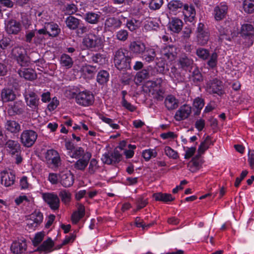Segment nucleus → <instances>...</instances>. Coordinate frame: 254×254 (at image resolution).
I'll return each instance as SVG.
<instances>
[{
  "mask_svg": "<svg viewBox=\"0 0 254 254\" xmlns=\"http://www.w3.org/2000/svg\"><path fill=\"white\" fill-rule=\"evenodd\" d=\"M128 147L129 149L126 150L124 151V154L127 159L131 158L133 156L134 154L133 150L135 149L136 147L135 145L129 144Z\"/></svg>",
  "mask_w": 254,
  "mask_h": 254,
  "instance_id": "nucleus-61",
  "label": "nucleus"
},
{
  "mask_svg": "<svg viewBox=\"0 0 254 254\" xmlns=\"http://www.w3.org/2000/svg\"><path fill=\"white\" fill-rule=\"evenodd\" d=\"M0 178L1 184L6 187L11 186L15 182V176L11 172L3 171L0 173Z\"/></svg>",
  "mask_w": 254,
  "mask_h": 254,
  "instance_id": "nucleus-25",
  "label": "nucleus"
},
{
  "mask_svg": "<svg viewBox=\"0 0 254 254\" xmlns=\"http://www.w3.org/2000/svg\"><path fill=\"white\" fill-rule=\"evenodd\" d=\"M87 152V151L85 152L82 147H78L73 150L70 156L71 157L75 159L81 158L83 156L85 155Z\"/></svg>",
  "mask_w": 254,
  "mask_h": 254,
  "instance_id": "nucleus-51",
  "label": "nucleus"
},
{
  "mask_svg": "<svg viewBox=\"0 0 254 254\" xmlns=\"http://www.w3.org/2000/svg\"><path fill=\"white\" fill-rule=\"evenodd\" d=\"M82 44L88 49L100 48L103 45L101 37L95 34L87 36L83 39Z\"/></svg>",
  "mask_w": 254,
  "mask_h": 254,
  "instance_id": "nucleus-10",
  "label": "nucleus"
},
{
  "mask_svg": "<svg viewBox=\"0 0 254 254\" xmlns=\"http://www.w3.org/2000/svg\"><path fill=\"white\" fill-rule=\"evenodd\" d=\"M72 97L75 98L76 103L83 107L91 106L94 102V96L88 90H85L76 94L73 92Z\"/></svg>",
  "mask_w": 254,
  "mask_h": 254,
  "instance_id": "nucleus-4",
  "label": "nucleus"
},
{
  "mask_svg": "<svg viewBox=\"0 0 254 254\" xmlns=\"http://www.w3.org/2000/svg\"><path fill=\"white\" fill-rule=\"evenodd\" d=\"M192 112L191 107L188 104L181 106L175 113L174 118L177 121L187 119Z\"/></svg>",
  "mask_w": 254,
  "mask_h": 254,
  "instance_id": "nucleus-16",
  "label": "nucleus"
},
{
  "mask_svg": "<svg viewBox=\"0 0 254 254\" xmlns=\"http://www.w3.org/2000/svg\"><path fill=\"white\" fill-rule=\"evenodd\" d=\"M170 75L174 80H176L177 82H181L184 80V78L180 72L174 66L171 67Z\"/></svg>",
  "mask_w": 254,
  "mask_h": 254,
  "instance_id": "nucleus-46",
  "label": "nucleus"
},
{
  "mask_svg": "<svg viewBox=\"0 0 254 254\" xmlns=\"http://www.w3.org/2000/svg\"><path fill=\"white\" fill-rule=\"evenodd\" d=\"M149 76V74L148 70L146 69H143L137 73L136 78L138 81L141 82L142 80L147 78Z\"/></svg>",
  "mask_w": 254,
  "mask_h": 254,
  "instance_id": "nucleus-62",
  "label": "nucleus"
},
{
  "mask_svg": "<svg viewBox=\"0 0 254 254\" xmlns=\"http://www.w3.org/2000/svg\"><path fill=\"white\" fill-rule=\"evenodd\" d=\"M10 249L15 254H20L24 253L27 249V244L25 240L15 241L12 243Z\"/></svg>",
  "mask_w": 254,
  "mask_h": 254,
  "instance_id": "nucleus-28",
  "label": "nucleus"
},
{
  "mask_svg": "<svg viewBox=\"0 0 254 254\" xmlns=\"http://www.w3.org/2000/svg\"><path fill=\"white\" fill-rule=\"evenodd\" d=\"M163 4V0H151L149 3V7L151 10H158Z\"/></svg>",
  "mask_w": 254,
  "mask_h": 254,
  "instance_id": "nucleus-56",
  "label": "nucleus"
},
{
  "mask_svg": "<svg viewBox=\"0 0 254 254\" xmlns=\"http://www.w3.org/2000/svg\"><path fill=\"white\" fill-rule=\"evenodd\" d=\"M177 48L173 45H169L164 47L161 50V54L164 59L168 60L169 62L174 61L177 56Z\"/></svg>",
  "mask_w": 254,
  "mask_h": 254,
  "instance_id": "nucleus-21",
  "label": "nucleus"
},
{
  "mask_svg": "<svg viewBox=\"0 0 254 254\" xmlns=\"http://www.w3.org/2000/svg\"><path fill=\"white\" fill-rule=\"evenodd\" d=\"M38 137L37 133L32 129L23 130L20 135V142L26 148L31 147L35 143Z\"/></svg>",
  "mask_w": 254,
  "mask_h": 254,
  "instance_id": "nucleus-7",
  "label": "nucleus"
},
{
  "mask_svg": "<svg viewBox=\"0 0 254 254\" xmlns=\"http://www.w3.org/2000/svg\"><path fill=\"white\" fill-rule=\"evenodd\" d=\"M126 26L131 31H134L138 28V21L135 19H127Z\"/></svg>",
  "mask_w": 254,
  "mask_h": 254,
  "instance_id": "nucleus-57",
  "label": "nucleus"
},
{
  "mask_svg": "<svg viewBox=\"0 0 254 254\" xmlns=\"http://www.w3.org/2000/svg\"><path fill=\"white\" fill-rule=\"evenodd\" d=\"M116 37L119 41L125 42L128 37V32L125 29H121L116 33Z\"/></svg>",
  "mask_w": 254,
  "mask_h": 254,
  "instance_id": "nucleus-54",
  "label": "nucleus"
},
{
  "mask_svg": "<svg viewBox=\"0 0 254 254\" xmlns=\"http://www.w3.org/2000/svg\"><path fill=\"white\" fill-rule=\"evenodd\" d=\"M122 25V22L120 19L115 17H110L107 18L104 22V29L106 32H112L119 29Z\"/></svg>",
  "mask_w": 254,
  "mask_h": 254,
  "instance_id": "nucleus-15",
  "label": "nucleus"
},
{
  "mask_svg": "<svg viewBox=\"0 0 254 254\" xmlns=\"http://www.w3.org/2000/svg\"><path fill=\"white\" fill-rule=\"evenodd\" d=\"M81 21L80 19L70 15L66 18L65 23L68 29L71 30H75L80 26Z\"/></svg>",
  "mask_w": 254,
  "mask_h": 254,
  "instance_id": "nucleus-34",
  "label": "nucleus"
},
{
  "mask_svg": "<svg viewBox=\"0 0 254 254\" xmlns=\"http://www.w3.org/2000/svg\"><path fill=\"white\" fill-rule=\"evenodd\" d=\"M183 25V21L179 18H172L168 23V28L174 33H178L182 29Z\"/></svg>",
  "mask_w": 254,
  "mask_h": 254,
  "instance_id": "nucleus-32",
  "label": "nucleus"
},
{
  "mask_svg": "<svg viewBox=\"0 0 254 254\" xmlns=\"http://www.w3.org/2000/svg\"><path fill=\"white\" fill-rule=\"evenodd\" d=\"M60 183L65 187L71 186L74 183V176L70 171L66 173H61L60 175Z\"/></svg>",
  "mask_w": 254,
  "mask_h": 254,
  "instance_id": "nucleus-29",
  "label": "nucleus"
},
{
  "mask_svg": "<svg viewBox=\"0 0 254 254\" xmlns=\"http://www.w3.org/2000/svg\"><path fill=\"white\" fill-rule=\"evenodd\" d=\"M155 223V221H153L148 224L144 223L143 220L139 217H136L135 219V224L136 227H141L143 230L147 229L148 228L152 226Z\"/></svg>",
  "mask_w": 254,
  "mask_h": 254,
  "instance_id": "nucleus-49",
  "label": "nucleus"
},
{
  "mask_svg": "<svg viewBox=\"0 0 254 254\" xmlns=\"http://www.w3.org/2000/svg\"><path fill=\"white\" fill-rule=\"evenodd\" d=\"M206 90L210 94H216L220 96L225 93L223 82L217 78H213L207 82Z\"/></svg>",
  "mask_w": 254,
  "mask_h": 254,
  "instance_id": "nucleus-8",
  "label": "nucleus"
},
{
  "mask_svg": "<svg viewBox=\"0 0 254 254\" xmlns=\"http://www.w3.org/2000/svg\"><path fill=\"white\" fill-rule=\"evenodd\" d=\"M23 96L27 106L33 111L38 109L39 98L35 92L28 90L25 91Z\"/></svg>",
  "mask_w": 254,
  "mask_h": 254,
  "instance_id": "nucleus-11",
  "label": "nucleus"
},
{
  "mask_svg": "<svg viewBox=\"0 0 254 254\" xmlns=\"http://www.w3.org/2000/svg\"><path fill=\"white\" fill-rule=\"evenodd\" d=\"M59 196L62 201L65 204H67L71 200V193L65 190H61L59 193Z\"/></svg>",
  "mask_w": 254,
  "mask_h": 254,
  "instance_id": "nucleus-48",
  "label": "nucleus"
},
{
  "mask_svg": "<svg viewBox=\"0 0 254 254\" xmlns=\"http://www.w3.org/2000/svg\"><path fill=\"white\" fill-rule=\"evenodd\" d=\"M48 34L49 36L55 37L58 36L61 32V29L59 25L53 22L46 23Z\"/></svg>",
  "mask_w": 254,
  "mask_h": 254,
  "instance_id": "nucleus-36",
  "label": "nucleus"
},
{
  "mask_svg": "<svg viewBox=\"0 0 254 254\" xmlns=\"http://www.w3.org/2000/svg\"><path fill=\"white\" fill-rule=\"evenodd\" d=\"M131 57L127 55V50L120 48L113 53V62L115 67L120 70L131 69Z\"/></svg>",
  "mask_w": 254,
  "mask_h": 254,
  "instance_id": "nucleus-1",
  "label": "nucleus"
},
{
  "mask_svg": "<svg viewBox=\"0 0 254 254\" xmlns=\"http://www.w3.org/2000/svg\"><path fill=\"white\" fill-rule=\"evenodd\" d=\"M92 54L93 52L86 51L81 53L79 54V57L82 62H87L89 64L92 63Z\"/></svg>",
  "mask_w": 254,
  "mask_h": 254,
  "instance_id": "nucleus-52",
  "label": "nucleus"
},
{
  "mask_svg": "<svg viewBox=\"0 0 254 254\" xmlns=\"http://www.w3.org/2000/svg\"><path fill=\"white\" fill-rule=\"evenodd\" d=\"M184 4L181 0H171L168 3L167 7L170 12L176 15L182 11Z\"/></svg>",
  "mask_w": 254,
  "mask_h": 254,
  "instance_id": "nucleus-27",
  "label": "nucleus"
},
{
  "mask_svg": "<svg viewBox=\"0 0 254 254\" xmlns=\"http://www.w3.org/2000/svg\"><path fill=\"white\" fill-rule=\"evenodd\" d=\"M242 7L245 13H254V0H243Z\"/></svg>",
  "mask_w": 254,
  "mask_h": 254,
  "instance_id": "nucleus-43",
  "label": "nucleus"
},
{
  "mask_svg": "<svg viewBox=\"0 0 254 254\" xmlns=\"http://www.w3.org/2000/svg\"><path fill=\"white\" fill-rule=\"evenodd\" d=\"M141 56L143 60L150 63L153 61L156 57L155 50L152 48L146 47V49L142 52Z\"/></svg>",
  "mask_w": 254,
  "mask_h": 254,
  "instance_id": "nucleus-39",
  "label": "nucleus"
},
{
  "mask_svg": "<svg viewBox=\"0 0 254 254\" xmlns=\"http://www.w3.org/2000/svg\"><path fill=\"white\" fill-rule=\"evenodd\" d=\"M42 198L52 210H57L59 209L60 200L57 194L54 192L43 193Z\"/></svg>",
  "mask_w": 254,
  "mask_h": 254,
  "instance_id": "nucleus-12",
  "label": "nucleus"
},
{
  "mask_svg": "<svg viewBox=\"0 0 254 254\" xmlns=\"http://www.w3.org/2000/svg\"><path fill=\"white\" fill-rule=\"evenodd\" d=\"M1 100L3 103L14 101L16 95L14 91L10 88H4L1 91Z\"/></svg>",
  "mask_w": 254,
  "mask_h": 254,
  "instance_id": "nucleus-24",
  "label": "nucleus"
},
{
  "mask_svg": "<svg viewBox=\"0 0 254 254\" xmlns=\"http://www.w3.org/2000/svg\"><path fill=\"white\" fill-rule=\"evenodd\" d=\"M11 40L8 37H3L0 41V47L5 50L10 46Z\"/></svg>",
  "mask_w": 254,
  "mask_h": 254,
  "instance_id": "nucleus-63",
  "label": "nucleus"
},
{
  "mask_svg": "<svg viewBox=\"0 0 254 254\" xmlns=\"http://www.w3.org/2000/svg\"><path fill=\"white\" fill-rule=\"evenodd\" d=\"M24 113L23 104L21 100L14 102L8 105L7 113L10 116L20 115Z\"/></svg>",
  "mask_w": 254,
  "mask_h": 254,
  "instance_id": "nucleus-20",
  "label": "nucleus"
},
{
  "mask_svg": "<svg viewBox=\"0 0 254 254\" xmlns=\"http://www.w3.org/2000/svg\"><path fill=\"white\" fill-rule=\"evenodd\" d=\"M188 21L192 22L196 15L195 9L192 4L185 3L181 11Z\"/></svg>",
  "mask_w": 254,
  "mask_h": 254,
  "instance_id": "nucleus-26",
  "label": "nucleus"
},
{
  "mask_svg": "<svg viewBox=\"0 0 254 254\" xmlns=\"http://www.w3.org/2000/svg\"><path fill=\"white\" fill-rule=\"evenodd\" d=\"M196 41L198 45L204 46L209 40L210 33L207 27L202 23H199L196 30Z\"/></svg>",
  "mask_w": 254,
  "mask_h": 254,
  "instance_id": "nucleus-9",
  "label": "nucleus"
},
{
  "mask_svg": "<svg viewBox=\"0 0 254 254\" xmlns=\"http://www.w3.org/2000/svg\"><path fill=\"white\" fill-rule=\"evenodd\" d=\"M157 152L154 149H146L142 152V156L146 161H148L152 157H156Z\"/></svg>",
  "mask_w": 254,
  "mask_h": 254,
  "instance_id": "nucleus-50",
  "label": "nucleus"
},
{
  "mask_svg": "<svg viewBox=\"0 0 254 254\" xmlns=\"http://www.w3.org/2000/svg\"><path fill=\"white\" fill-rule=\"evenodd\" d=\"M12 59L21 67L29 65V57L26 50L22 47H15L11 51Z\"/></svg>",
  "mask_w": 254,
  "mask_h": 254,
  "instance_id": "nucleus-5",
  "label": "nucleus"
},
{
  "mask_svg": "<svg viewBox=\"0 0 254 254\" xmlns=\"http://www.w3.org/2000/svg\"><path fill=\"white\" fill-rule=\"evenodd\" d=\"M190 80L195 86L199 85L203 81V75L197 67L195 68L192 72Z\"/></svg>",
  "mask_w": 254,
  "mask_h": 254,
  "instance_id": "nucleus-40",
  "label": "nucleus"
},
{
  "mask_svg": "<svg viewBox=\"0 0 254 254\" xmlns=\"http://www.w3.org/2000/svg\"><path fill=\"white\" fill-rule=\"evenodd\" d=\"M77 10L76 5L73 3L67 4L65 6V10L69 15L74 14L77 11Z\"/></svg>",
  "mask_w": 254,
  "mask_h": 254,
  "instance_id": "nucleus-64",
  "label": "nucleus"
},
{
  "mask_svg": "<svg viewBox=\"0 0 254 254\" xmlns=\"http://www.w3.org/2000/svg\"><path fill=\"white\" fill-rule=\"evenodd\" d=\"M17 73L21 77L30 81L34 80L37 77L35 71L29 68H20L18 70Z\"/></svg>",
  "mask_w": 254,
  "mask_h": 254,
  "instance_id": "nucleus-30",
  "label": "nucleus"
},
{
  "mask_svg": "<svg viewBox=\"0 0 254 254\" xmlns=\"http://www.w3.org/2000/svg\"><path fill=\"white\" fill-rule=\"evenodd\" d=\"M5 129L12 133H17L21 130L20 125L14 120H7L4 124Z\"/></svg>",
  "mask_w": 254,
  "mask_h": 254,
  "instance_id": "nucleus-31",
  "label": "nucleus"
},
{
  "mask_svg": "<svg viewBox=\"0 0 254 254\" xmlns=\"http://www.w3.org/2000/svg\"><path fill=\"white\" fill-rule=\"evenodd\" d=\"M101 14L100 12L88 11L84 15L85 21L90 24H97L99 22Z\"/></svg>",
  "mask_w": 254,
  "mask_h": 254,
  "instance_id": "nucleus-33",
  "label": "nucleus"
},
{
  "mask_svg": "<svg viewBox=\"0 0 254 254\" xmlns=\"http://www.w3.org/2000/svg\"><path fill=\"white\" fill-rule=\"evenodd\" d=\"M91 157V153L90 152H87L84 156L75 162L73 165L74 168L78 170L84 171L87 167Z\"/></svg>",
  "mask_w": 254,
  "mask_h": 254,
  "instance_id": "nucleus-23",
  "label": "nucleus"
},
{
  "mask_svg": "<svg viewBox=\"0 0 254 254\" xmlns=\"http://www.w3.org/2000/svg\"><path fill=\"white\" fill-rule=\"evenodd\" d=\"M128 48L130 53L136 56H141L146 49V45L140 40L133 41L130 43Z\"/></svg>",
  "mask_w": 254,
  "mask_h": 254,
  "instance_id": "nucleus-18",
  "label": "nucleus"
},
{
  "mask_svg": "<svg viewBox=\"0 0 254 254\" xmlns=\"http://www.w3.org/2000/svg\"><path fill=\"white\" fill-rule=\"evenodd\" d=\"M54 246V242L51 238H48L37 248V251L44 252L46 253H50L53 251Z\"/></svg>",
  "mask_w": 254,
  "mask_h": 254,
  "instance_id": "nucleus-35",
  "label": "nucleus"
},
{
  "mask_svg": "<svg viewBox=\"0 0 254 254\" xmlns=\"http://www.w3.org/2000/svg\"><path fill=\"white\" fill-rule=\"evenodd\" d=\"M238 33L242 38V44L245 48H249L254 41V26L251 23L241 24Z\"/></svg>",
  "mask_w": 254,
  "mask_h": 254,
  "instance_id": "nucleus-2",
  "label": "nucleus"
},
{
  "mask_svg": "<svg viewBox=\"0 0 254 254\" xmlns=\"http://www.w3.org/2000/svg\"><path fill=\"white\" fill-rule=\"evenodd\" d=\"M89 31V27L85 25V24L81 21L80 23V26L76 29V34L77 36L82 37L84 34L87 33Z\"/></svg>",
  "mask_w": 254,
  "mask_h": 254,
  "instance_id": "nucleus-53",
  "label": "nucleus"
},
{
  "mask_svg": "<svg viewBox=\"0 0 254 254\" xmlns=\"http://www.w3.org/2000/svg\"><path fill=\"white\" fill-rule=\"evenodd\" d=\"M105 61L106 58L105 55L99 53H93L92 64H97L99 65H102L105 64Z\"/></svg>",
  "mask_w": 254,
  "mask_h": 254,
  "instance_id": "nucleus-47",
  "label": "nucleus"
},
{
  "mask_svg": "<svg viewBox=\"0 0 254 254\" xmlns=\"http://www.w3.org/2000/svg\"><path fill=\"white\" fill-rule=\"evenodd\" d=\"M193 64V60L189 58L186 55L182 56L178 61L179 66L186 71L191 67Z\"/></svg>",
  "mask_w": 254,
  "mask_h": 254,
  "instance_id": "nucleus-37",
  "label": "nucleus"
},
{
  "mask_svg": "<svg viewBox=\"0 0 254 254\" xmlns=\"http://www.w3.org/2000/svg\"><path fill=\"white\" fill-rule=\"evenodd\" d=\"M46 164L52 168H58L62 165V160L59 153L55 149L47 150L45 153Z\"/></svg>",
  "mask_w": 254,
  "mask_h": 254,
  "instance_id": "nucleus-6",
  "label": "nucleus"
},
{
  "mask_svg": "<svg viewBox=\"0 0 254 254\" xmlns=\"http://www.w3.org/2000/svg\"><path fill=\"white\" fill-rule=\"evenodd\" d=\"M60 63L62 66L67 69L71 68L73 64L72 59L66 54H63L61 56Z\"/></svg>",
  "mask_w": 254,
  "mask_h": 254,
  "instance_id": "nucleus-42",
  "label": "nucleus"
},
{
  "mask_svg": "<svg viewBox=\"0 0 254 254\" xmlns=\"http://www.w3.org/2000/svg\"><path fill=\"white\" fill-rule=\"evenodd\" d=\"M195 54L202 61L207 60V65L210 69H214L217 66L218 55L216 52L210 54L209 50L204 48H198Z\"/></svg>",
  "mask_w": 254,
  "mask_h": 254,
  "instance_id": "nucleus-3",
  "label": "nucleus"
},
{
  "mask_svg": "<svg viewBox=\"0 0 254 254\" xmlns=\"http://www.w3.org/2000/svg\"><path fill=\"white\" fill-rule=\"evenodd\" d=\"M98 168V161L95 158H92L89 163L88 172L90 174H94Z\"/></svg>",
  "mask_w": 254,
  "mask_h": 254,
  "instance_id": "nucleus-58",
  "label": "nucleus"
},
{
  "mask_svg": "<svg viewBox=\"0 0 254 254\" xmlns=\"http://www.w3.org/2000/svg\"><path fill=\"white\" fill-rule=\"evenodd\" d=\"M165 105L168 110H173L179 106V100L172 95H168L165 100Z\"/></svg>",
  "mask_w": 254,
  "mask_h": 254,
  "instance_id": "nucleus-38",
  "label": "nucleus"
},
{
  "mask_svg": "<svg viewBox=\"0 0 254 254\" xmlns=\"http://www.w3.org/2000/svg\"><path fill=\"white\" fill-rule=\"evenodd\" d=\"M45 234L44 232H41L37 233L32 241L33 245L36 247L38 246L40 243L43 241L44 237Z\"/></svg>",
  "mask_w": 254,
  "mask_h": 254,
  "instance_id": "nucleus-60",
  "label": "nucleus"
},
{
  "mask_svg": "<svg viewBox=\"0 0 254 254\" xmlns=\"http://www.w3.org/2000/svg\"><path fill=\"white\" fill-rule=\"evenodd\" d=\"M4 145L11 156H14L15 154L22 152L21 145L17 140L8 139Z\"/></svg>",
  "mask_w": 254,
  "mask_h": 254,
  "instance_id": "nucleus-22",
  "label": "nucleus"
},
{
  "mask_svg": "<svg viewBox=\"0 0 254 254\" xmlns=\"http://www.w3.org/2000/svg\"><path fill=\"white\" fill-rule=\"evenodd\" d=\"M148 203V199L146 198L143 195L137 196L135 199V203L136 205V208L134 211L136 212L145 207Z\"/></svg>",
  "mask_w": 254,
  "mask_h": 254,
  "instance_id": "nucleus-45",
  "label": "nucleus"
},
{
  "mask_svg": "<svg viewBox=\"0 0 254 254\" xmlns=\"http://www.w3.org/2000/svg\"><path fill=\"white\" fill-rule=\"evenodd\" d=\"M5 28L7 34L16 35L21 30L22 26L20 21L11 19L5 23Z\"/></svg>",
  "mask_w": 254,
  "mask_h": 254,
  "instance_id": "nucleus-17",
  "label": "nucleus"
},
{
  "mask_svg": "<svg viewBox=\"0 0 254 254\" xmlns=\"http://www.w3.org/2000/svg\"><path fill=\"white\" fill-rule=\"evenodd\" d=\"M165 154L169 158L173 159H177L179 158L178 153L173 149L171 147L167 146L164 149Z\"/></svg>",
  "mask_w": 254,
  "mask_h": 254,
  "instance_id": "nucleus-55",
  "label": "nucleus"
},
{
  "mask_svg": "<svg viewBox=\"0 0 254 254\" xmlns=\"http://www.w3.org/2000/svg\"><path fill=\"white\" fill-rule=\"evenodd\" d=\"M153 197L156 201H160L164 202L172 201L175 199L170 193L157 192L153 194Z\"/></svg>",
  "mask_w": 254,
  "mask_h": 254,
  "instance_id": "nucleus-41",
  "label": "nucleus"
},
{
  "mask_svg": "<svg viewBox=\"0 0 254 254\" xmlns=\"http://www.w3.org/2000/svg\"><path fill=\"white\" fill-rule=\"evenodd\" d=\"M122 155L117 150H114L111 153H105L103 155L101 160L103 163L107 165L119 163L122 160Z\"/></svg>",
  "mask_w": 254,
  "mask_h": 254,
  "instance_id": "nucleus-14",
  "label": "nucleus"
},
{
  "mask_svg": "<svg viewBox=\"0 0 254 254\" xmlns=\"http://www.w3.org/2000/svg\"><path fill=\"white\" fill-rule=\"evenodd\" d=\"M192 105L194 109H202L205 105L204 100L201 97H197L194 99Z\"/></svg>",
  "mask_w": 254,
  "mask_h": 254,
  "instance_id": "nucleus-59",
  "label": "nucleus"
},
{
  "mask_svg": "<svg viewBox=\"0 0 254 254\" xmlns=\"http://www.w3.org/2000/svg\"><path fill=\"white\" fill-rule=\"evenodd\" d=\"M30 217L31 222L27 224L29 228L35 229L40 225L43 220V214L39 210H35Z\"/></svg>",
  "mask_w": 254,
  "mask_h": 254,
  "instance_id": "nucleus-19",
  "label": "nucleus"
},
{
  "mask_svg": "<svg viewBox=\"0 0 254 254\" xmlns=\"http://www.w3.org/2000/svg\"><path fill=\"white\" fill-rule=\"evenodd\" d=\"M109 79V73L105 70H100L97 75V81L100 85L106 83Z\"/></svg>",
  "mask_w": 254,
  "mask_h": 254,
  "instance_id": "nucleus-44",
  "label": "nucleus"
},
{
  "mask_svg": "<svg viewBox=\"0 0 254 254\" xmlns=\"http://www.w3.org/2000/svg\"><path fill=\"white\" fill-rule=\"evenodd\" d=\"M228 5L225 1L221 2L216 5L213 9V14L216 21H220L224 19L228 13Z\"/></svg>",
  "mask_w": 254,
  "mask_h": 254,
  "instance_id": "nucleus-13",
  "label": "nucleus"
}]
</instances>
